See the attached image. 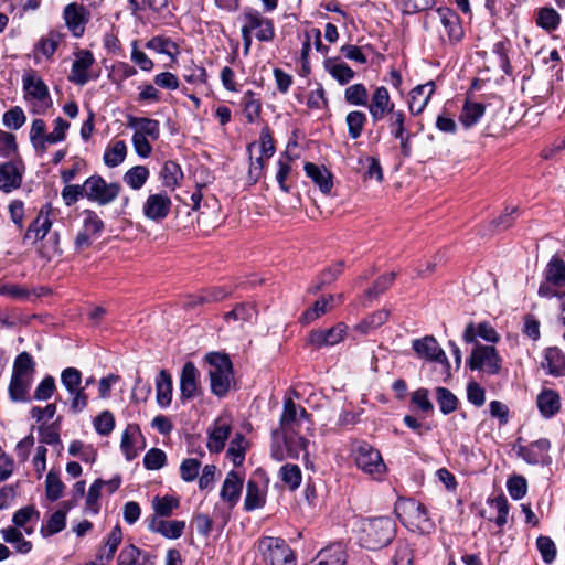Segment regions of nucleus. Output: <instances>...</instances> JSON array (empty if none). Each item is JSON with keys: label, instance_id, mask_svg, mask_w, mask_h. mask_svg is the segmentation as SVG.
Masks as SVG:
<instances>
[{"label": "nucleus", "instance_id": "46", "mask_svg": "<svg viewBox=\"0 0 565 565\" xmlns=\"http://www.w3.org/2000/svg\"><path fill=\"white\" fill-rule=\"evenodd\" d=\"M0 534L4 542L15 545L18 553L28 554L32 550V543L24 539L22 532L17 526L1 529Z\"/></svg>", "mask_w": 565, "mask_h": 565}, {"label": "nucleus", "instance_id": "50", "mask_svg": "<svg viewBox=\"0 0 565 565\" xmlns=\"http://www.w3.org/2000/svg\"><path fill=\"white\" fill-rule=\"evenodd\" d=\"M150 175L146 166H135L127 170L122 177L124 182L132 190H140Z\"/></svg>", "mask_w": 565, "mask_h": 565}, {"label": "nucleus", "instance_id": "60", "mask_svg": "<svg viewBox=\"0 0 565 565\" xmlns=\"http://www.w3.org/2000/svg\"><path fill=\"white\" fill-rule=\"evenodd\" d=\"M83 230L94 237L99 236L105 227L103 220L95 211L88 209L83 211Z\"/></svg>", "mask_w": 565, "mask_h": 565}, {"label": "nucleus", "instance_id": "58", "mask_svg": "<svg viewBox=\"0 0 565 565\" xmlns=\"http://www.w3.org/2000/svg\"><path fill=\"white\" fill-rule=\"evenodd\" d=\"M390 317V312L386 310H377L366 317L362 322L358 324V330L362 333H370L372 330H375L383 326Z\"/></svg>", "mask_w": 565, "mask_h": 565}, {"label": "nucleus", "instance_id": "6", "mask_svg": "<svg viewBox=\"0 0 565 565\" xmlns=\"http://www.w3.org/2000/svg\"><path fill=\"white\" fill-rule=\"evenodd\" d=\"M537 294L542 298L565 297V260L553 256L544 269V281L539 286Z\"/></svg>", "mask_w": 565, "mask_h": 565}, {"label": "nucleus", "instance_id": "18", "mask_svg": "<svg viewBox=\"0 0 565 565\" xmlns=\"http://www.w3.org/2000/svg\"><path fill=\"white\" fill-rule=\"evenodd\" d=\"M172 202L166 192L150 194L142 206L143 215L153 222L160 223L169 215Z\"/></svg>", "mask_w": 565, "mask_h": 565}, {"label": "nucleus", "instance_id": "64", "mask_svg": "<svg viewBox=\"0 0 565 565\" xmlns=\"http://www.w3.org/2000/svg\"><path fill=\"white\" fill-rule=\"evenodd\" d=\"M167 463V455L160 448L149 449L143 457V466L148 470H159Z\"/></svg>", "mask_w": 565, "mask_h": 565}, {"label": "nucleus", "instance_id": "42", "mask_svg": "<svg viewBox=\"0 0 565 565\" xmlns=\"http://www.w3.org/2000/svg\"><path fill=\"white\" fill-rule=\"evenodd\" d=\"M227 291L222 287H214L203 290L198 295H192L188 298L184 306L186 308H194L198 305L211 303L223 300L227 296Z\"/></svg>", "mask_w": 565, "mask_h": 565}, {"label": "nucleus", "instance_id": "62", "mask_svg": "<svg viewBox=\"0 0 565 565\" xmlns=\"http://www.w3.org/2000/svg\"><path fill=\"white\" fill-rule=\"evenodd\" d=\"M435 0H397L403 14H416L427 11L435 6Z\"/></svg>", "mask_w": 565, "mask_h": 565}, {"label": "nucleus", "instance_id": "47", "mask_svg": "<svg viewBox=\"0 0 565 565\" xmlns=\"http://www.w3.org/2000/svg\"><path fill=\"white\" fill-rule=\"evenodd\" d=\"M435 396L441 414L449 415L457 411L459 406V399L449 388L438 386L435 390Z\"/></svg>", "mask_w": 565, "mask_h": 565}, {"label": "nucleus", "instance_id": "54", "mask_svg": "<svg viewBox=\"0 0 565 565\" xmlns=\"http://www.w3.org/2000/svg\"><path fill=\"white\" fill-rule=\"evenodd\" d=\"M35 362L29 352H21L13 362L12 375L31 377Z\"/></svg>", "mask_w": 565, "mask_h": 565}, {"label": "nucleus", "instance_id": "27", "mask_svg": "<svg viewBox=\"0 0 565 565\" xmlns=\"http://www.w3.org/2000/svg\"><path fill=\"white\" fill-rule=\"evenodd\" d=\"M185 529V522L180 520L167 521L161 518L153 516L149 523V530L159 533L166 539L177 540L182 536Z\"/></svg>", "mask_w": 565, "mask_h": 565}, {"label": "nucleus", "instance_id": "14", "mask_svg": "<svg viewBox=\"0 0 565 565\" xmlns=\"http://www.w3.org/2000/svg\"><path fill=\"white\" fill-rule=\"evenodd\" d=\"M347 324L339 322L329 329L311 330L306 340V344L319 350L324 347H332L340 343L347 335Z\"/></svg>", "mask_w": 565, "mask_h": 565}, {"label": "nucleus", "instance_id": "17", "mask_svg": "<svg viewBox=\"0 0 565 565\" xmlns=\"http://www.w3.org/2000/svg\"><path fill=\"white\" fill-rule=\"evenodd\" d=\"M201 395L200 372L191 361L184 363L180 374V397L191 401Z\"/></svg>", "mask_w": 565, "mask_h": 565}, {"label": "nucleus", "instance_id": "21", "mask_svg": "<svg viewBox=\"0 0 565 565\" xmlns=\"http://www.w3.org/2000/svg\"><path fill=\"white\" fill-rule=\"evenodd\" d=\"M52 204L45 203L41 206L38 216L31 222L25 234L24 239H32L39 242L45 238L52 228Z\"/></svg>", "mask_w": 565, "mask_h": 565}, {"label": "nucleus", "instance_id": "57", "mask_svg": "<svg viewBox=\"0 0 565 565\" xmlns=\"http://www.w3.org/2000/svg\"><path fill=\"white\" fill-rule=\"evenodd\" d=\"M154 516H170L174 509L179 507V499L172 495L156 497L152 501Z\"/></svg>", "mask_w": 565, "mask_h": 565}, {"label": "nucleus", "instance_id": "11", "mask_svg": "<svg viewBox=\"0 0 565 565\" xmlns=\"http://www.w3.org/2000/svg\"><path fill=\"white\" fill-rule=\"evenodd\" d=\"M392 138L399 141V150L403 157L412 154L413 134L406 127V114L402 109H393L385 117Z\"/></svg>", "mask_w": 565, "mask_h": 565}, {"label": "nucleus", "instance_id": "32", "mask_svg": "<svg viewBox=\"0 0 565 565\" xmlns=\"http://www.w3.org/2000/svg\"><path fill=\"white\" fill-rule=\"evenodd\" d=\"M252 30H257L255 36L259 41H271L275 35L273 20L264 18L257 10H249V32Z\"/></svg>", "mask_w": 565, "mask_h": 565}, {"label": "nucleus", "instance_id": "31", "mask_svg": "<svg viewBox=\"0 0 565 565\" xmlns=\"http://www.w3.org/2000/svg\"><path fill=\"white\" fill-rule=\"evenodd\" d=\"M242 489L243 479L235 471H230L222 484L220 495L232 508L238 502Z\"/></svg>", "mask_w": 565, "mask_h": 565}, {"label": "nucleus", "instance_id": "29", "mask_svg": "<svg viewBox=\"0 0 565 565\" xmlns=\"http://www.w3.org/2000/svg\"><path fill=\"white\" fill-rule=\"evenodd\" d=\"M477 337L491 343H495L500 339L499 333L490 323L481 322L476 326L473 322H470L463 331V341L466 343H477Z\"/></svg>", "mask_w": 565, "mask_h": 565}, {"label": "nucleus", "instance_id": "48", "mask_svg": "<svg viewBox=\"0 0 565 565\" xmlns=\"http://www.w3.org/2000/svg\"><path fill=\"white\" fill-rule=\"evenodd\" d=\"M31 386V377H22L11 375L9 383V395L13 402H25L28 401V394Z\"/></svg>", "mask_w": 565, "mask_h": 565}, {"label": "nucleus", "instance_id": "55", "mask_svg": "<svg viewBox=\"0 0 565 565\" xmlns=\"http://www.w3.org/2000/svg\"><path fill=\"white\" fill-rule=\"evenodd\" d=\"M64 488L65 486L62 482L58 472L51 470L46 475L45 479L46 498L52 502L57 501L62 497Z\"/></svg>", "mask_w": 565, "mask_h": 565}, {"label": "nucleus", "instance_id": "43", "mask_svg": "<svg viewBox=\"0 0 565 565\" xmlns=\"http://www.w3.org/2000/svg\"><path fill=\"white\" fill-rule=\"evenodd\" d=\"M127 157V145L124 140H116L105 149L103 160L108 168L118 167Z\"/></svg>", "mask_w": 565, "mask_h": 565}, {"label": "nucleus", "instance_id": "49", "mask_svg": "<svg viewBox=\"0 0 565 565\" xmlns=\"http://www.w3.org/2000/svg\"><path fill=\"white\" fill-rule=\"evenodd\" d=\"M279 479L281 482L291 491L299 488L302 473L298 465L285 463L278 471Z\"/></svg>", "mask_w": 565, "mask_h": 565}, {"label": "nucleus", "instance_id": "63", "mask_svg": "<svg viewBox=\"0 0 565 565\" xmlns=\"http://www.w3.org/2000/svg\"><path fill=\"white\" fill-rule=\"evenodd\" d=\"M395 273H390L380 276L372 287L367 288L365 290V297L370 300L377 298L380 295H382L385 290L390 288V286L393 284L395 279Z\"/></svg>", "mask_w": 565, "mask_h": 565}, {"label": "nucleus", "instance_id": "26", "mask_svg": "<svg viewBox=\"0 0 565 565\" xmlns=\"http://www.w3.org/2000/svg\"><path fill=\"white\" fill-rule=\"evenodd\" d=\"M95 60L90 51H82L73 62L70 82L83 86L89 81L87 71L94 64Z\"/></svg>", "mask_w": 565, "mask_h": 565}, {"label": "nucleus", "instance_id": "30", "mask_svg": "<svg viewBox=\"0 0 565 565\" xmlns=\"http://www.w3.org/2000/svg\"><path fill=\"white\" fill-rule=\"evenodd\" d=\"M303 170L309 179L318 185L320 191L324 194L330 193L333 181L331 172L324 166H318L312 162H306Z\"/></svg>", "mask_w": 565, "mask_h": 565}, {"label": "nucleus", "instance_id": "13", "mask_svg": "<svg viewBox=\"0 0 565 565\" xmlns=\"http://www.w3.org/2000/svg\"><path fill=\"white\" fill-rule=\"evenodd\" d=\"M25 166L21 159L0 163V191L11 193L21 188Z\"/></svg>", "mask_w": 565, "mask_h": 565}, {"label": "nucleus", "instance_id": "51", "mask_svg": "<svg viewBox=\"0 0 565 565\" xmlns=\"http://www.w3.org/2000/svg\"><path fill=\"white\" fill-rule=\"evenodd\" d=\"M511 42L509 39L498 41L493 44L492 53L498 56L499 66L505 75H512V65L510 62L509 53L511 51Z\"/></svg>", "mask_w": 565, "mask_h": 565}, {"label": "nucleus", "instance_id": "39", "mask_svg": "<svg viewBox=\"0 0 565 565\" xmlns=\"http://www.w3.org/2000/svg\"><path fill=\"white\" fill-rule=\"evenodd\" d=\"M323 65L340 85L349 84L355 76V72L344 62H339L338 58H327Z\"/></svg>", "mask_w": 565, "mask_h": 565}, {"label": "nucleus", "instance_id": "3", "mask_svg": "<svg viewBox=\"0 0 565 565\" xmlns=\"http://www.w3.org/2000/svg\"><path fill=\"white\" fill-rule=\"evenodd\" d=\"M309 440L299 435L298 428L290 431L275 429L273 431L271 456L277 461L286 458L298 459L300 452L308 454Z\"/></svg>", "mask_w": 565, "mask_h": 565}, {"label": "nucleus", "instance_id": "38", "mask_svg": "<svg viewBox=\"0 0 565 565\" xmlns=\"http://www.w3.org/2000/svg\"><path fill=\"white\" fill-rule=\"evenodd\" d=\"M157 403L167 408L172 401V377L167 370H161L156 377Z\"/></svg>", "mask_w": 565, "mask_h": 565}, {"label": "nucleus", "instance_id": "25", "mask_svg": "<svg viewBox=\"0 0 565 565\" xmlns=\"http://www.w3.org/2000/svg\"><path fill=\"white\" fill-rule=\"evenodd\" d=\"M127 126L134 129L135 135L157 141L160 138V122L148 117L128 116Z\"/></svg>", "mask_w": 565, "mask_h": 565}, {"label": "nucleus", "instance_id": "41", "mask_svg": "<svg viewBox=\"0 0 565 565\" xmlns=\"http://www.w3.org/2000/svg\"><path fill=\"white\" fill-rule=\"evenodd\" d=\"M160 177L162 179V184L167 189L173 191L180 185V182L183 179V171L179 163L168 160L163 163Z\"/></svg>", "mask_w": 565, "mask_h": 565}, {"label": "nucleus", "instance_id": "8", "mask_svg": "<svg viewBox=\"0 0 565 565\" xmlns=\"http://www.w3.org/2000/svg\"><path fill=\"white\" fill-rule=\"evenodd\" d=\"M503 360L492 345L476 343L467 365L471 371H479L487 375H498L502 370Z\"/></svg>", "mask_w": 565, "mask_h": 565}, {"label": "nucleus", "instance_id": "5", "mask_svg": "<svg viewBox=\"0 0 565 565\" xmlns=\"http://www.w3.org/2000/svg\"><path fill=\"white\" fill-rule=\"evenodd\" d=\"M351 455L356 467L364 473L381 479L386 472V465L381 452L365 440H355L351 447Z\"/></svg>", "mask_w": 565, "mask_h": 565}, {"label": "nucleus", "instance_id": "33", "mask_svg": "<svg viewBox=\"0 0 565 565\" xmlns=\"http://www.w3.org/2000/svg\"><path fill=\"white\" fill-rule=\"evenodd\" d=\"M537 408L544 418L554 417L561 409L559 394L550 388H544L536 398Z\"/></svg>", "mask_w": 565, "mask_h": 565}, {"label": "nucleus", "instance_id": "59", "mask_svg": "<svg viewBox=\"0 0 565 565\" xmlns=\"http://www.w3.org/2000/svg\"><path fill=\"white\" fill-rule=\"evenodd\" d=\"M183 78L191 85H203L207 81L206 70L193 61L184 65Z\"/></svg>", "mask_w": 565, "mask_h": 565}, {"label": "nucleus", "instance_id": "19", "mask_svg": "<svg viewBox=\"0 0 565 565\" xmlns=\"http://www.w3.org/2000/svg\"><path fill=\"white\" fill-rule=\"evenodd\" d=\"M23 88L25 97L39 103L40 113H44L51 105L49 88L44 81L34 74H28L23 77Z\"/></svg>", "mask_w": 565, "mask_h": 565}, {"label": "nucleus", "instance_id": "9", "mask_svg": "<svg viewBox=\"0 0 565 565\" xmlns=\"http://www.w3.org/2000/svg\"><path fill=\"white\" fill-rule=\"evenodd\" d=\"M121 191L117 182L107 183L99 174L87 178L84 182L85 198L99 205H108L114 202Z\"/></svg>", "mask_w": 565, "mask_h": 565}, {"label": "nucleus", "instance_id": "15", "mask_svg": "<svg viewBox=\"0 0 565 565\" xmlns=\"http://www.w3.org/2000/svg\"><path fill=\"white\" fill-rule=\"evenodd\" d=\"M365 107L369 109L373 124H376L385 119L386 115L395 109V104L391 99L388 89L385 86H379L372 93Z\"/></svg>", "mask_w": 565, "mask_h": 565}, {"label": "nucleus", "instance_id": "4", "mask_svg": "<svg viewBox=\"0 0 565 565\" xmlns=\"http://www.w3.org/2000/svg\"><path fill=\"white\" fill-rule=\"evenodd\" d=\"M210 365L209 376L211 382V391L218 397H224L233 382L232 362L226 354L211 352L205 356Z\"/></svg>", "mask_w": 565, "mask_h": 565}, {"label": "nucleus", "instance_id": "37", "mask_svg": "<svg viewBox=\"0 0 565 565\" xmlns=\"http://www.w3.org/2000/svg\"><path fill=\"white\" fill-rule=\"evenodd\" d=\"M561 21V14L552 7H540L535 10V24L548 33L557 30Z\"/></svg>", "mask_w": 565, "mask_h": 565}, {"label": "nucleus", "instance_id": "40", "mask_svg": "<svg viewBox=\"0 0 565 565\" xmlns=\"http://www.w3.org/2000/svg\"><path fill=\"white\" fill-rule=\"evenodd\" d=\"M484 104L467 98L462 106L459 120L465 128H471L480 120V118L484 115Z\"/></svg>", "mask_w": 565, "mask_h": 565}, {"label": "nucleus", "instance_id": "56", "mask_svg": "<svg viewBox=\"0 0 565 565\" xmlns=\"http://www.w3.org/2000/svg\"><path fill=\"white\" fill-rule=\"evenodd\" d=\"M259 149L262 156L257 158V163L259 168L263 167V157L269 159L275 153V141L268 126H263L259 136Z\"/></svg>", "mask_w": 565, "mask_h": 565}, {"label": "nucleus", "instance_id": "36", "mask_svg": "<svg viewBox=\"0 0 565 565\" xmlns=\"http://www.w3.org/2000/svg\"><path fill=\"white\" fill-rule=\"evenodd\" d=\"M335 302L334 295L322 296L320 299L316 300L311 307H309L300 317V322L302 323H311L316 319L329 312Z\"/></svg>", "mask_w": 565, "mask_h": 565}, {"label": "nucleus", "instance_id": "35", "mask_svg": "<svg viewBox=\"0 0 565 565\" xmlns=\"http://www.w3.org/2000/svg\"><path fill=\"white\" fill-rule=\"evenodd\" d=\"M547 373L553 376L565 375V353L557 347L547 348L544 354V362L542 363Z\"/></svg>", "mask_w": 565, "mask_h": 565}, {"label": "nucleus", "instance_id": "45", "mask_svg": "<svg viewBox=\"0 0 565 565\" xmlns=\"http://www.w3.org/2000/svg\"><path fill=\"white\" fill-rule=\"evenodd\" d=\"M64 39V34L58 30H50L36 43V50L46 58H51L56 52L58 45Z\"/></svg>", "mask_w": 565, "mask_h": 565}, {"label": "nucleus", "instance_id": "23", "mask_svg": "<svg viewBox=\"0 0 565 565\" xmlns=\"http://www.w3.org/2000/svg\"><path fill=\"white\" fill-rule=\"evenodd\" d=\"M435 92V83L429 81L425 84L415 86L409 92L408 109L414 116L424 111Z\"/></svg>", "mask_w": 565, "mask_h": 565}, {"label": "nucleus", "instance_id": "20", "mask_svg": "<svg viewBox=\"0 0 565 565\" xmlns=\"http://www.w3.org/2000/svg\"><path fill=\"white\" fill-rule=\"evenodd\" d=\"M268 486L269 478L266 471L256 469L249 478V511L265 505Z\"/></svg>", "mask_w": 565, "mask_h": 565}, {"label": "nucleus", "instance_id": "22", "mask_svg": "<svg viewBox=\"0 0 565 565\" xmlns=\"http://www.w3.org/2000/svg\"><path fill=\"white\" fill-rule=\"evenodd\" d=\"M440 18V22L445 28L450 43H459L463 38V29L460 17L448 7H439L436 9Z\"/></svg>", "mask_w": 565, "mask_h": 565}, {"label": "nucleus", "instance_id": "52", "mask_svg": "<svg viewBox=\"0 0 565 565\" xmlns=\"http://www.w3.org/2000/svg\"><path fill=\"white\" fill-rule=\"evenodd\" d=\"M367 121L366 115L361 110H352L345 117L348 135L352 140L361 137L364 126Z\"/></svg>", "mask_w": 565, "mask_h": 565}, {"label": "nucleus", "instance_id": "44", "mask_svg": "<svg viewBox=\"0 0 565 565\" xmlns=\"http://www.w3.org/2000/svg\"><path fill=\"white\" fill-rule=\"evenodd\" d=\"M291 428H298V405L292 398L286 397L277 429L290 431Z\"/></svg>", "mask_w": 565, "mask_h": 565}, {"label": "nucleus", "instance_id": "2", "mask_svg": "<svg viewBox=\"0 0 565 565\" xmlns=\"http://www.w3.org/2000/svg\"><path fill=\"white\" fill-rule=\"evenodd\" d=\"M396 535L395 521L390 516H376L362 520L360 544L367 550H380L387 546Z\"/></svg>", "mask_w": 565, "mask_h": 565}, {"label": "nucleus", "instance_id": "53", "mask_svg": "<svg viewBox=\"0 0 565 565\" xmlns=\"http://www.w3.org/2000/svg\"><path fill=\"white\" fill-rule=\"evenodd\" d=\"M344 99L349 105L366 106L369 93L364 84L358 83L345 88Z\"/></svg>", "mask_w": 565, "mask_h": 565}, {"label": "nucleus", "instance_id": "7", "mask_svg": "<svg viewBox=\"0 0 565 565\" xmlns=\"http://www.w3.org/2000/svg\"><path fill=\"white\" fill-rule=\"evenodd\" d=\"M257 551L266 565H296V554L284 539L264 536L257 542Z\"/></svg>", "mask_w": 565, "mask_h": 565}, {"label": "nucleus", "instance_id": "28", "mask_svg": "<svg viewBox=\"0 0 565 565\" xmlns=\"http://www.w3.org/2000/svg\"><path fill=\"white\" fill-rule=\"evenodd\" d=\"M231 426L226 418H217L209 430L207 448L211 452H220L224 449L230 436Z\"/></svg>", "mask_w": 565, "mask_h": 565}, {"label": "nucleus", "instance_id": "10", "mask_svg": "<svg viewBox=\"0 0 565 565\" xmlns=\"http://www.w3.org/2000/svg\"><path fill=\"white\" fill-rule=\"evenodd\" d=\"M412 348L419 358L440 364L444 382L450 379V363L445 354V351L440 348L437 340L433 335H426L422 339L413 340Z\"/></svg>", "mask_w": 565, "mask_h": 565}, {"label": "nucleus", "instance_id": "34", "mask_svg": "<svg viewBox=\"0 0 565 565\" xmlns=\"http://www.w3.org/2000/svg\"><path fill=\"white\" fill-rule=\"evenodd\" d=\"M143 439L138 425H128L121 435L120 449L128 461H131L138 456L139 449L137 447V439Z\"/></svg>", "mask_w": 565, "mask_h": 565}, {"label": "nucleus", "instance_id": "12", "mask_svg": "<svg viewBox=\"0 0 565 565\" xmlns=\"http://www.w3.org/2000/svg\"><path fill=\"white\" fill-rule=\"evenodd\" d=\"M62 18L71 34L79 39L90 21V11L83 3L71 2L63 8Z\"/></svg>", "mask_w": 565, "mask_h": 565}, {"label": "nucleus", "instance_id": "24", "mask_svg": "<svg viewBox=\"0 0 565 565\" xmlns=\"http://www.w3.org/2000/svg\"><path fill=\"white\" fill-rule=\"evenodd\" d=\"M347 557L343 544L333 543L320 550L308 565H345Z\"/></svg>", "mask_w": 565, "mask_h": 565}, {"label": "nucleus", "instance_id": "61", "mask_svg": "<svg viewBox=\"0 0 565 565\" xmlns=\"http://www.w3.org/2000/svg\"><path fill=\"white\" fill-rule=\"evenodd\" d=\"M66 526V516L64 511H55L47 520L46 525L42 526L43 536H52L60 533Z\"/></svg>", "mask_w": 565, "mask_h": 565}, {"label": "nucleus", "instance_id": "1", "mask_svg": "<svg viewBox=\"0 0 565 565\" xmlns=\"http://www.w3.org/2000/svg\"><path fill=\"white\" fill-rule=\"evenodd\" d=\"M394 512L401 523L412 532L425 535L433 533L436 529L427 508L413 498H398Z\"/></svg>", "mask_w": 565, "mask_h": 565}, {"label": "nucleus", "instance_id": "16", "mask_svg": "<svg viewBox=\"0 0 565 565\" xmlns=\"http://www.w3.org/2000/svg\"><path fill=\"white\" fill-rule=\"evenodd\" d=\"M550 449L551 441L547 438H540L527 446H519L516 455L529 465H548L551 462Z\"/></svg>", "mask_w": 565, "mask_h": 565}]
</instances>
